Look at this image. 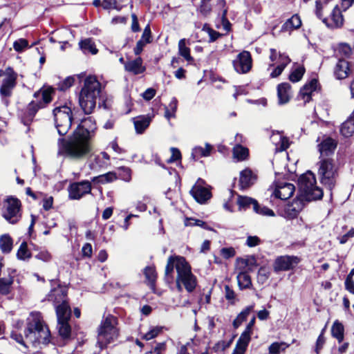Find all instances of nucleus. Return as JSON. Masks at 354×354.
I'll return each mask as SVG.
<instances>
[{
    "mask_svg": "<svg viewBox=\"0 0 354 354\" xmlns=\"http://www.w3.org/2000/svg\"><path fill=\"white\" fill-rule=\"evenodd\" d=\"M237 281L241 289L250 288L252 286L250 277L247 272H242L237 275Z\"/></svg>",
    "mask_w": 354,
    "mask_h": 354,
    "instance_id": "40",
    "label": "nucleus"
},
{
    "mask_svg": "<svg viewBox=\"0 0 354 354\" xmlns=\"http://www.w3.org/2000/svg\"><path fill=\"white\" fill-rule=\"evenodd\" d=\"M54 91L53 88L48 87L40 89L35 93L34 97L37 99V101L33 100L28 104L27 109L28 120V121L23 120L25 125H28V122L32 120L35 113L39 109L44 107L52 101V95Z\"/></svg>",
    "mask_w": 354,
    "mask_h": 354,
    "instance_id": "9",
    "label": "nucleus"
},
{
    "mask_svg": "<svg viewBox=\"0 0 354 354\" xmlns=\"http://www.w3.org/2000/svg\"><path fill=\"white\" fill-rule=\"evenodd\" d=\"M140 41H144L145 44H149L151 41V32L149 25H147L142 32Z\"/></svg>",
    "mask_w": 354,
    "mask_h": 354,
    "instance_id": "59",
    "label": "nucleus"
},
{
    "mask_svg": "<svg viewBox=\"0 0 354 354\" xmlns=\"http://www.w3.org/2000/svg\"><path fill=\"white\" fill-rule=\"evenodd\" d=\"M318 150L320 153L321 158L328 156L333 153L336 147L337 142L331 138H326L318 145Z\"/></svg>",
    "mask_w": 354,
    "mask_h": 354,
    "instance_id": "19",
    "label": "nucleus"
},
{
    "mask_svg": "<svg viewBox=\"0 0 354 354\" xmlns=\"http://www.w3.org/2000/svg\"><path fill=\"white\" fill-rule=\"evenodd\" d=\"M254 211L256 213L263 215V216H274V213L271 209H270L267 207H265V206L261 207V206L259 205L258 203H257V204L254 205Z\"/></svg>",
    "mask_w": 354,
    "mask_h": 354,
    "instance_id": "53",
    "label": "nucleus"
},
{
    "mask_svg": "<svg viewBox=\"0 0 354 354\" xmlns=\"http://www.w3.org/2000/svg\"><path fill=\"white\" fill-rule=\"evenodd\" d=\"M193 198L199 203H205L212 197L210 186L207 185L205 181L198 178L190 190Z\"/></svg>",
    "mask_w": 354,
    "mask_h": 354,
    "instance_id": "10",
    "label": "nucleus"
},
{
    "mask_svg": "<svg viewBox=\"0 0 354 354\" xmlns=\"http://www.w3.org/2000/svg\"><path fill=\"white\" fill-rule=\"evenodd\" d=\"M250 342V339L240 336L236 346L232 352V354H245L247 347Z\"/></svg>",
    "mask_w": 354,
    "mask_h": 354,
    "instance_id": "38",
    "label": "nucleus"
},
{
    "mask_svg": "<svg viewBox=\"0 0 354 354\" xmlns=\"http://www.w3.org/2000/svg\"><path fill=\"white\" fill-rule=\"evenodd\" d=\"M270 271L268 268L261 267L257 274V281L261 284L265 283L269 279Z\"/></svg>",
    "mask_w": 354,
    "mask_h": 354,
    "instance_id": "49",
    "label": "nucleus"
},
{
    "mask_svg": "<svg viewBox=\"0 0 354 354\" xmlns=\"http://www.w3.org/2000/svg\"><path fill=\"white\" fill-rule=\"evenodd\" d=\"M162 330L161 326H153L150 330L142 336V339L147 341L156 337Z\"/></svg>",
    "mask_w": 354,
    "mask_h": 354,
    "instance_id": "51",
    "label": "nucleus"
},
{
    "mask_svg": "<svg viewBox=\"0 0 354 354\" xmlns=\"http://www.w3.org/2000/svg\"><path fill=\"white\" fill-rule=\"evenodd\" d=\"M75 82V77L69 76L65 78L64 80L60 81L57 84V88L59 91H65L71 87Z\"/></svg>",
    "mask_w": 354,
    "mask_h": 354,
    "instance_id": "50",
    "label": "nucleus"
},
{
    "mask_svg": "<svg viewBox=\"0 0 354 354\" xmlns=\"http://www.w3.org/2000/svg\"><path fill=\"white\" fill-rule=\"evenodd\" d=\"M235 254V250L232 247L223 248L220 250V254L225 259L234 257Z\"/></svg>",
    "mask_w": 354,
    "mask_h": 354,
    "instance_id": "58",
    "label": "nucleus"
},
{
    "mask_svg": "<svg viewBox=\"0 0 354 354\" xmlns=\"http://www.w3.org/2000/svg\"><path fill=\"white\" fill-rule=\"evenodd\" d=\"M91 191V183L88 180H83L72 183L68 187V196L71 199H80L85 194Z\"/></svg>",
    "mask_w": 354,
    "mask_h": 354,
    "instance_id": "11",
    "label": "nucleus"
},
{
    "mask_svg": "<svg viewBox=\"0 0 354 354\" xmlns=\"http://www.w3.org/2000/svg\"><path fill=\"white\" fill-rule=\"evenodd\" d=\"M299 186L308 201L319 200L323 196L322 189L317 185L315 176L310 171L300 176Z\"/></svg>",
    "mask_w": 354,
    "mask_h": 354,
    "instance_id": "7",
    "label": "nucleus"
},
{
    "mask_svg": "<svg viewBox=\"0 0 354 354\" xmlns=\"http://www.w3.org/2000/svg\"><path fill=\"white\" fill-rule=\"evenodd\" d=\"M6 77L3 80L0 88V94L4 97H9L12 94V91L16 85L17 73L10 67L5 71Z\"/></svg>",
    "mask_w": 354,
    "mask_h": 354,
    "instance_id": "12",
    "label": "nucleus"
},
{
    "mask_svg": "<svg viewBox=\"0 0 354 354\" xmlns=\"http://www.w3.org/2000/svg\"><path fill=\"white\" fill-rule=\"evenodd\" d=\"M292 92L289 83L283 82L277 86L278 103L281 105L288 103L292 97Z\"/></svg>",
    "mask_w": 354,
    "mask_h": 354,
    "instance_id": "18",
    "label": "nucleus"
},
{
    "mask_svg": "<svg viewBox=\"0 0 354 354\" xmlns=\"http://www.w3.org/2000/svg\"><path fill=\"white\" fill-rule=\"evenodd\" d=\"M254 308V304H251L245 307L233 321V326L235 328H239L241 324L247 319L248 315L253 311Z\"/></svg>",
    "mask_w": 354,
    "mask_h": 354,
    "instance_id": "31",
    "label": "nucleus"
},
{
    "mask_svg": "<svg viewBox=\"0 0 354 354\" xmlns=\"http://www.w3.org/2000/svg\"><path fill=\"white\" fill-rule=\"evenodd\" d=\"M124 69L133 75H138L145 72L146 68L142 64V59L138 57L133 60L126 62L124 64Z\"/></svg>",
    "mask_w": 354,
    "mask_h": 354,
    "instance_id": "22",
    "label": "nucleus"
},
{
    "mask_svg": "<svg viewBox=\"0 0 354 354\" xmlns=\"http://www.w3.org/2000/svg\"><path fill=\"white\" fill-rule=\"evenodd\" d=\"M317 86V80L313 79L310 82L305 84L300 90L299 99L303 100L306 104L309 102L311 100L312 94L316 91Z\"/></svg>",
    "mask_w": 354,
    "mask_h": 354,
    "instance_id": "21",
    "label": "nucleus"
},
{
    "mask_svg": "<svg viewBox=\"0 0 354 354\" xmlns=\"http://www.w3.org/2000/svg\"><path fill=\"white\" fill-rule=\"evenodd\" d=\"M301 26V18L298 15L295 14L286 21V22L282 25L281 30L282 32H291L299 28Z\"/></svg>",
    "mask_w": 354,
    "mask_h": 354,
    "instance_id": "25",
    "label": "nucleus"
},
{
    "mask_svg": "<svg viewBox=\"0 0 354 354\" xmlns=\"http://www.w3.org/2000/svg\"><path fill=\"white\" fill-rule=\"evenodd\" d=\"M233 66L236 72L246 73L252 68V58L248 51L239 53L233 61Z\"/></svg>",
    "mask_w": 354,
    "mask_h": 354,
    "instance_id": "13",
    "label": "nucleus"
},
{
    "mask_svg": "<svg viewBox=\"0 0 354 354\" xmlns=\"http://www.w3.org/2000/svg\"><path fill=\"white\" fill-rule=\"evenodd\" d=\"M353 275L351 273L346 277L345 280V288L351 293L354 295V281L353 280Z\"/></svg>",
    "mask_w": 354,
    "mask_h": 354,
    "instance_id": "60",
    "label": "nucleus"
},
{
    "mask_svg": "<svg viewBox=\"0 0 354 354\" xmlns=\"http://www.w3.org/2000/svg\"><path fill=\"white\" fill-rule=\"evenodd\" d=\"M315 15L316 16L323 21V19L327 18L326 14L329 12V8L327 3H322L320 1H316Z\"/></svg>",
    "mask_w": 354,
    "mask_h": 354,
    "instance_id": "42",
    "label": "nucleus"
},
{
    "mask_svg": "<svg viewBox=\"0 0 354 354\" xmlns=\"http://www.w3.org/2000/svg\"><path fill=\"white\" fill-rule=\"evenodd\" d=\"M118 178L117 174L113 171H109L104 174L95 176L93 178V182L105 184L112 183Z\"/></svg>",
    "mask_w": 354,
    "mask_h": 354,
    "instance_id": "39",
    "label": "nucleus"
},
{
    "mask_svg": "<svg viewBox=\"0 0 354 354\" xmlns=\"http://www.w3.org/2000/svg\"><path fill=\"white\" fill-rule=\"evenodd\" d=\"M249 156V150L240 144H236L232 149V157L236 162L244 161Z\"/></svg>",
    "mask_w": 354,
    "mask_h": 354,
    "instance_id": "28",
    "label": "nucleus"
},
{
    "mask_svg": "<svg viewBox=\"0 0 354 354\" xmlns=\"http://www.w3.org/2000/svg\"><path fill=\"white\" fill-rule=\"evenodd\" d=\"M171 156L167 160L168 162H173L181 158L180 151L174 147L171 148Z\"/></svg>",
    "mask_w": 354,
    "mask_h": 354,
    "instance_id": "61",
    "label": "nucleus"
},
{
    "mask_svg": "<svg viewBox=\"0 0 354 354\" xmlns=\"http://www.w3.org/2000/svg\"><path fill=\"white\" fill-rule=\"evenodd\" d=\"M351 73L350 64L345 59H339L334 68V75L338 80L346 78Z\"/></svg>",
    "mask_w": 354,
    "mask_h": 354,
    "instance_id": "20",
    "label": "nucleus"
},
{
    "mask_svg": "<svg viewBox=\"0 0 354 354\" xmlns=\"http://www.w3.org/2000/svg\"><path fill=\"white\" fill-rule=\"evenodd\" d=\"M48 300L52 301L54 306L66 301V292L64 288L57 287L53 289L47 296Z\"/></svg>",
    "mask_w": 354,
    "mask_h": 354,
    "instance_id": "23",
    "label": "nucleus"
},
{
    "mask_svg": "<svg viewBox=\"0 0 354 354\" xmlns=\"http://www.w3.org/2000/svg\"><path fill=\"white\" fill-rule=\"evenodd\" d=\"M290 58H283V62L279 63V64H277V66L271 72L270 77L272 78H275L279 76L283 71L284 68L290 64Z\"/></svg>",
    "mask_w": 354,
    "mask_h": 354,
    "instance_id": "48",
    "label": "nucleus"
},
{
    "mask_svg": "<svg viewBox=\"0 0 354 354\" xmlns=\"http://www.w3.org/2000/svg\"><path fill=\"white\" fill-rule=\"evenodd\" d=\"M337 53L345 57H350L354 52V45L351 46L347 43H340L337 47Z\"/></svg>",
    "mask_w": 354,
    "mask_h": 354,
    "instance_id": "37",
    "label": "nucleus"
},
{
    "mask_svg": "<svg viewBox=\"0 0 354 354\" xmlns=\"http://www.w3.org/2000/svg\"><path fill=\"white\" fill-rule=\"evenodd\" d=\"M110 165V156L105 152L102 151L98 154H95L90 160L88 165L91 170L98 171L101 169H106Z\"/></svg>",
    "mask_w": 354,
    "mask_h": 354,
    "instance_id": "16",
    "label": "nucleus"
},
{
    "mask_svg": "<svg viewBox=\"0 0 354 354\" xmlns=\"http://www.w3.org/2000/svg\"><path fill=\"white\" fill-rule=\"evenodd\" d=\"M53 115L58 134L65 136L72 124L71 109L66 105L57 106L53 109ZM95 129V121L91 117L83 119L71 136L58 139L57 154L73 160L86 158L92 151L91 139Z\"/></svg>",
    "mask_w": 354,
    "mask_h": 354,
    "instance_id": "1",
    "label": "nucleus"
},
{
    "mask_svg": "<svg viewBox=\"0 0 354 354\" xmlns=\"http://www.w3.org/2000/svg\"><path fill=\"white\" fill-rule=\"evenodd\" d=\"M305 73V68L303 66H297L289 75V80L292 82H299Z\"/></svg>",
    "mask_w": 354,
    "mask_h": 354,
    "instance_id": "45",
    "label": "nucleus"
},
{
    "mask_svg": "<svg viewBox=\"0 0 354 354\" xmlns=\"http://www.w3.org/2000/svg\"><path fill=\"white\" fill-rule=\"evenodd\" d=\"M257 203V201L256 200L248 196H239L237 198V204L239 209H245L251 205L254 207Z\"/></svg>",
    "mask_w": 354,
    "mask_h": 354,
    "instance_id": "44",
    "label": "nucleus"
},
{
    "mask_svg": "<svg viewBox=\"0 0 354 354\" xmlns=\"http://www.w3.org/2000/svg\"><path fill=\"white\" fill-rule=\"evenodd\" d=\"M295 192L293 184L287 182H277L273 192V195L281 200L290 198Z\"/></svg>",
    "mask_w": 354,
    "mask_h": 354,
    "instance_id": "15",
    "label": "nucleus"
},
{
    "mask_svg": "<svg viewBox=\"0 0 354 354\" xmlns=\"http://www.w3.org/2000/svg\"><path fill=\"white\" fill-rule=\"evenodd\" d=\"M80 48L84 53H91L95 55L97 53V49L95 47L94 42L91 39H86L79 43Z\"/></svg>",
    "mask_w": 354,
    "mask_h": 354,
    "instance_id": "34",
    "label": "nucleus"
},
{
    "mask_svg": "<svg viewBox=\"0 0 354 354\" xmlns=\"http://www.w3.org/2000/svg\"><path fill=\"white\" fill-rule=\"evenodd\" d=\"M144 274L149 284L153 286L156 279L155 268L151 266L147 267L144 270Z\"/></svg>",
    "mask_w": 354,
    "mask_h": 354,
    "instance_id": "52",
    "label": "nucleus"
},
{
    "mask_svg": "<svg viewBox=\"0 0 354 354\" xmlns=\"http://www.w3.org/2000/svg\"><path fill=\"white\" fill-rule=\"evenodd\" d=\"M12 248V240L8 234L0 236V249L3 253H9Z\"/></svg>",
    "mask_w": 354,
    "mask_h": 354,
    "instance_id": "41",
    "label": "nucleus"
},
{
    "mask_svg": "<svg viewBox=\"0 0 354 354\" xmlns=\"http://www.w3.org/2000/svg\"><path fill=\"white\" fill-rule=\"evenodd\" d=\"M68 322V320H57L59 333L64 338L68 337L71 334V327Z\"/></svg>",
    "mask_w": 354,
    "mask_h": 354,
    "instance_id": "46",
    "label": "nucleus"
},
{
    "mask_svg": "<svg viewBox=\"0 0 354 354\" xmlns=\"http://www.w3.org/2000/svg\"><path fill=\"white\" fill-rule=\"evenodd\" d=\"M57 320H68L71 316V308L67 301L55 306Z\"/></svg>",
    "mask_w": 354,
    "mask_h": 354,
    "instance_id": "30",
    "label": "nucleus"
},
{
    "mask_svg": "<svg viewBox=\"0 0 354 354\" xmlns=\"http://www.w3.org/2000/svg\"><path fill=\"white\" fill-rule=\"evenodd\" d=\"M13 277L8 276L6 278H0V294L8 295L10 292L13 283Z\"/></svg>",
    "mask_w": 354,
    "mask_h": 354,
    "instance_id": "36",
    "label": "nucleus"
},
{
    "mask_svg": "<svg viewBox=\"0 0 354 354\" xmlns=\"http://www.w3.org/2000/svg\"><path fill=\"white\" fill-rule=\"evenodd\" d=\"M151 117L149 115H140L133 118V124L136 133H142L149 126Z\"/></svg>",
    "mask_w": 354,
    "mask_h": 354,
    "instance_id": "26",
    "label": "nucleus"
},
{
    "mask_svg": "<svg viewBox=\"0 0 354 354\" xmlns=\"http://www.w3.org/2000/svg\"><path fill=\"white\" fill-rule=\"evenodd\" d=\"M255 178L251 170L245 169L240 173L239 186L244 189L249 187L254 182Z\"/></svg>",
    "mask_w": 354,
    "mask_h": 354,
    "instance_id": "27",
    "label": "nucleus"
},
{
    "mask_svg": "<svg viewBox=\"0 0 354 354\" xmlns=\"http://www.w3.org/2000/svg\"><path fill=\"white\" fill-rule=\"evenodd\" d=\"M288 346L283 342H274L269 347L271 354H279L281 351L285 350Z\"/></svg>",
    "mask_w": 354,
    "mask_h": 354,
    "instance_id": "55",
    "label": "nucleus"
},
{
    "mask_svg": "<svg viewBox=\"0 0 354 354\" xmlns=\"http://www.w3.org/2000/svg\"><path fill=\"white\" fill-rule=\"evenodd\" d=\"M301 209L302 204L301 201L295 200L285 207L283 216L288 219H292L297 217Z\"/></svg>",
    "mask_w": 354,
    "mask_h": 354,
    "instance_id": "24",
    "label": "nucleus"
},
{
    "mask_svg": "<svg viewBox=\"0 0 354 354\" xmlns=\"http://www.w3.org/2000/svg\"><path fill=\"white\" fill-rule=\"evenodd\" d=\"M1 214L10 224L17 223L21 218V201L13 196H7L2 202Z\"/></svg>",
    "mask_w": 354,
    "mask_h": 354,
    "instance_id": "8",
    "label": "nucleus"
},
{
    "mask_svg": "<svg viewBox=\"0 0 354 354\" xmlns=\"http://www.w3.org/2000/svg\"><path fill=\"white\" fill-rule=\"evenodd\" d=\"M317 174L321 183L331 189L335 185L338 168L330 158H321L317 164Z\"/></svg>",
    "mask_w": 354,
    "mask_h": 354,
    "instance_id": "6",
    "label": "nucleus"
},
{
    "mask_svg": "<svg viewBox=\"0 0 354 354\" xmlns=\"http://www.w3.org/2000/svg\"><path fill=\"white\" fill-rule=\"evenodd\" d=\"M101 91L102 85L95 76L89 75L84 79L79 93L78 102L85 114L89 115L93 112Z\"/></svg>",
    "mask_w": 354,
    "mask_h": 354,
    "instance_id": "4",
    "label": "nucleus"
},
{
    "mask_svg": "<svg viewBox=\"0 0 354 354\" xmlns=\"http://www.w3.org/2000/svg\"><path fill=\"white\" fill-rule=\"evenodd\" d=\"M35 258L39 260L45 261V262H48L51 259V255L48 251L43 250V251H40L35 256Z\"/></svg>",
    "mask_w": 354,
    "mask_h": 354,
    "instance_id": "63",
    "label": "nucleus"
},
{
    "mask_svg": "<svg viewBox=\"0 0 354 354\" xmlns=\"http://www.w3.org/2000/svg\"><path fill=\"white\" fill-rule=\"evenodd\" d=\"M82 253L84 257L90 258L92 256L93 249L91 244L86 243L82 248Z\"/></svg>",
    "mask_w": 354,
    "mask_h": 354,
    "instance_id": "62",
    "label": "nucleus"
},
{
    "mask_svg": "<svg viewBox=\"0 0 354 354\" xmlns=\"http://www.w3.org/2000/svg\"><path fill=\"white\" fill-rule=\"evenodd\" d=\"M299 263V259L296 257L282 256L278 257L274 264L275 272L289 270L292 269Z\"/></svg>",
    "mask_w": 354,
    "mask_h": 354,
    "instance_id": "17",
    "label": "nucleus"
},
{
    "mask_svg": "<svg viewBox=\"0 0 354 354\" xmlns=\"http://www.w3.org/2000/svg\"><path fill=\"white\" fill-rule=\"evenodd\" d=\"M340 133L344 137H350L354 133V115H352L342 123L340 127Z\"/></svg>",
    "mask_w": 354,
    "mask_h": 354,
    "instance_id": "32",
    "label": "nucleus"
},
{
    "mask_svg": "<svg viewBox=\"0 0 354 354\" xmlns=\"http://www.w3.org/2000/svg\"><path fill=\"white\" fill-rule=\"evenodd\" d=\"M212 150V146L208 143L205 144V147L203 148L200 146H196L193 148L192 151V158L196 160L201 157H207L210 155Z\"/></svg>",
    "mask_w": 354,
    "mask_h": 354,
    "instance_id": "29",
    "label": "nucleus"
},
{
    "mask_svg": "<svg viewBox=\"0 0 354 354\" xmlns=\"http://www.w3.org/2000/svg\"><path fill=\"white\" fill-rule=\"evenodd\" d=\"M50 333L43 324L41 314L39 312H32L27 318V328L25 330V339L17 332L11 333V338L22 345L25 348L32 347L39 348L40 344L49 342Z\"/></svg>",
    "mask_w": 354,
    "mask_h": 354,
    "instance_id": "2",
    "label": "nucleus"
},
{
    "mask_svg": "<svg viewBox=\"0 0 354 354\" xmlns=\"http://www.w3.org/2000/svg\"><path fill=\"white\" fill-rule=\"evenodd\" d=\"M17 257L20 260H26L30 258L31 254L28 249L26 242L24 241L21 243L17 252Z\"/></svg>",
    "mask_w": 354,
    "mask_h": 354,
    "instance_id": "47",
    "label": "nucleus"
},
{
    "mask_svg": "<svg viewBox=\"0 0 354 354\" xmlns=\"http://www.w3.org/2000/svg\"><path fill=\"white\" fill-rule=\"evenodd\" d=\"M117 325L118 319L113 315H109L102 319L97 333V344L100 348H103L117 339L118 336Z\"/></svg>",
    "mask_w": 354,
    "mask_h": 354,
    "instance_id": "5",
    "label": "nucleus"
},
{
    "mask_svg": "<svg viewBox=\"0 0 354 354\" xmlns=\"http://www.w3.org/2000/svg\"><path fill=\"white\" fill-rule=\"evenodd\" d=\"M165 351V344L158 343L156 346L151 350L149 353V354H162Z\"/></svg>",
    "mask_w": 354,
    "mask_h": 354,
    "instance_id": "64",
    "label": "nucleus"
},
{
    "mask_svg": "<svg viewBox=\"0 0 354 354\" xmlns=\"http://www.w3.org/2000/svg\"><path fill=\"white\" fill-rule=\"evenodd\" d=\"M283 58H289V57L284 53H281L280 52H278L274 48H270L269 59L271 63L269 64L268 69L270 67L274 66L275 64H279V63H282Z\"/></svg>",
    "mask_w": 354,
    "mask_h": 354,
    "instance_id": "33",
    "label": "nucleus"
},
{
    "mask_svg": "<svg viewBox=\"0 0 354 354\" xmlns=\"http://www.w3.org/2000/svg\"><path fill=\"white\" fill-rule=\"evenodd\" d=\"M178 51L179 54L187 62H191L193 60V58L190 55V49L186 46L185 39H181L178 41Z\"/></svg>",
    "mask_w": 354,
    "mask_h": 354,
    "instance_id": "43",
    "label": "nucleus"
},
{
    "mask_svg": "<svg viewBox=\"0 0 354 354\" xmlns=\"http://www.w3.org/2000/svg\"><path fill=\"white\" fill-rule=\"evenodd\" d=\"M344 328L342 324L338 321H335L331 328V333L333 337L336 338L340 343L344 339Z\"/></svg>",
    "mask_w": 354,
    "mask_h": 354,
    "instance_id": "35",
    "label": "nucleus"
},
{
    "mask_svg": "<svg viewBox=\"0 0 354 354\" xmlns=\"http://www.w3.org/2000/svg\"><path fill=\"white\" fill-rule=\"evenodd\" d=\"M342 8L335 6L331 10L329 17L323 19V23L329 28L335 29L342 26L344 17L342 14Z\"/></svg>",
    "mask_w": 354,
    "mask_h": 354,
    "instance_id": "14",
    "label": "nucleus"
},
{
    "mask_svg": "<svg viewBox=\"0 0 354 354\" xmlns=\"http://www.w3.org/2000/svg\"><path fill=\"white\" fill-rule=\"evenodd\" d=\"M256 317L253 316L248 325L246 326L244 331L241 334L240 336L244 337L251 340V335L252 334V328L255 324Z\"/></svg>",
    "mask_w": 354,
    "mask_h": 354,
    "instance_id": "54",
    "label": "nucleus"
},
{
    "mask_svg": "<svg viewBox=\"0 0 354 354\" xmlns=\"http://www.w3.org/2000/svg\"><path fill=\"white\" fill-rule=\"evenodd\" d=\"M28 46V42L25 39H19L13 43V48L17 52H21Z\"/></svg>",
    "mask_w": 354,
    "mask_h": 354,
    "instance_id": "57",
    "label": "nucleus"
},
{
    "mask_svg": "<svg viewBox=\"0 0 354 354\" xmlns=\"http://www.w3.org/2000/svg\"><path fill=\"white\" fill-rule=\"evenodd\" d=\"M174 269L176 272L177 289L182 291L183 287H184L188 292H193L196 287L197 280L192 274L191 266L186 259L180 256L169 257L165 272V281L168 283H171L174 280Z\"/></svg>",
    "mask_w": 354,
    "mask_h": 354,
    "instance_id": "3",
    "label": "nucleus"
},
{
    "mask_svg": "<svg viewBox=\"0 0 354 354\" xmlns=\"http://www.w3.org/2000/svg\"><path fill=\"white\" fill-rule=\"evenodd\" d=\"M118 169L120 171V178L124 181L129 182L131 179V170L126 167H121Z\"/></svg>",
    "mask_w": 354,
    "mask_h": 354,
    "instance_id": "56",
    "label": "nucleus"
}]
</instances>
